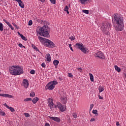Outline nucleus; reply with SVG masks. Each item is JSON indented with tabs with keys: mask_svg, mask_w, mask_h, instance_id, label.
<instances>
[{
	"mask_svg": "<svg viewBox=\"0 0 126 126\" xmlns=\"http://www.w3.org/2000/svg\"><path fill=\"white\" fill-rule=\"evenodd\" d=\"M112 23L117 31H123L124 30V18L118 14H114L112 17Z\"/></svg>",
	"mask_w": 126,
	"mask_h": 126,
	"instance_id": "obj_1",
	"label": "nucleus"
},
{
	"mask_svg": "<svg viewBox=\"0 0 126 126\" xmlns=\"http://www.w3.org/2000/svg\"><path fill=\"white\" fill-rule=\"evenodd\" d=\"M41 22L45 25L41 28H37L36 29V32L40 36L48 38V37H50V28L47 25H50V23L46 21H41Z\"/></svg>",
	"mask_w": 126,
	"mask_h": 126,
	"instance_id": "obj_2",
	"label": "nucleus"
},
{
	"mask_svg": "<svg viewBox=\"0 0 126 126\" xmlns=\"http://www.w3.org/2000/svg\"><path fill=\"white\" fill-rule=\"evenodd\" d=\"M9 71L12 75H20L24 73L23 68L20 67L19 65L9 66Z\"/></svg>",
	"mask_w": 126,
	"mask_h": 126,
	"instance_id": "obj_3",
	"label": "nucleus"
},
{
	"mask_svg": "<svg viewBox=\"0 0 126 126\" xmlns=\"http://www.w3.org/2000/svg\"><path fill=\"white\" fill-rule=\"evenodd\" d=\"M38 39L39 41L44 43L46 47H48V48H55V47H56V45L54 44V42L46 38L38 36Z\"/></svg>",
	"mask_w": 126,
	"mask_h": 126,
	"instance_id": "obj_4",
	"label": "nucleus"
},
{
	"mask_svg": "<svg viewBox=\"0 0 126 126\" xmlns=\"http://www.w3.org/2000/svg\"><path fill=\"white\" fill-rule=\"evenodd\" d=\"M111 26H112V25L108 22L103 23L100 28L103 33L105 35H110V32H109V30L110 29Z\"/></svg>",
	"mask_w": 126,
	"mask_h": 126,
	"instance_id": "obj_5",
	"label": "nucleus"
},
{
	"mask_svg": "<svg viewBox=\"0 0 126 126\" xmlns=\"http://www.w3.org/2000/svg\"><path fill=\"white\" fill-rule=\"evenodd\" d=\"M48 102L51 110H52L53 108H58V102H57V105L54 104V100L53 99L48 98Z\"/></svg>",
	"mask_w": 126,
	"mask_h": 126,
	"instance_id": "obj_6",
	"label": "nucleus"
},
{
	"mask_svg": "<svg viewBox=\"0 0 126 126\" xmlns=\"http://www.w3.org/2000/svg\"><path fill=\"white\" fill-rule=\"evenodd\" d=\"M94 57L96 58V59H100L101 60H104V59H105L104 54L101 51H98L94 54Z\"/></svg>",
	"mask_w": 126,
	"mask_h": 126,
	"instance_id": "obj_7",
	"label": "nucleus"
},
{
	"mask_svg": "<svg viewBox=\"0 0 126 126\" xmlns=\"http://www.w3.org/2000/svg\"><path fill=\"white\" fill-rule=\"evenodd\" d=\"M57 106L61 112H65V110H66L65 105L62 104L61 102H57Z\"/></svg>",
	"mask_w": 126,
	"mask_h": 126,
	"instance_id": "obj_8",
	"label": "nucleus"
},
{
	"mask_svg": "<svg viewBox=\"0 0 126 126\" xmlns=\"http://www.w3.org/2000/svg\"><path fill=\"white\" fill-rule=\"evenodd\" d=\"M46 90H53L55 88V86L52 84V83L49 82L45 87Z\"/></svg>",
	"mask_w": 126,
	"mask_h": 126,
	"instance_id": "obj_9",
	"label": "nucleus"
},
{
	"mask_svg": "<svg viewBox=\"0 0 126 126\" xmlns=\"http://www.w3.org/2000/svg\"><path fill=\"white\" fill-rule=\"evenodd\" d=\"M49 118L50 120L54 121V122H56V123H61V119L59 117L49 116Z\"/></svg>",
	"mask_w": 126,
	"mask_h": 126,
	"instance_id": "obj_10",
	"label": "nucleus"
},
{
	"mask_svg": "<svg viewBox=\"0 0 126 126\" xmlns=\"http://www.w3.org/2000/svg\"><path fill=\"white\" fill-rule=\"evenodd\" d=\"M80 3L81 4H87V3L92 2V0H79Z\"/></svg>",
	"mask_w": 126,
	"mask_h": 126,
	"instance_id": "obj_11",
	"label": "nucleus"
},
{
	"mask_svg": "<svg viewBox=\"0 0 126 126\" xmlns=\"http://www.w3.org/2000/svg\"><path fill=\"white\" fill-rule=\"evenodd\" d=\"M23 86H24L26 88H28V86H29V81L27 80V79H24L23 80Z\"/></svg>",
	"mask_w": 126,
	"mask_h": 126,
	"instance_id": "obj_12",
	"label": "nucleus"
},
{
	"mask_svg": "<svg viewBox=\"0 0 126 126\" xmlns=\"http://www.w3.org/2000/svg\"><path fill=\"white\" fill-rule=\"evenodd\" d=\"M0 96L2 97H5L7 98H13V96L10 94H0Z\"/></svg>",
	"mask_w": 126,
	"mask_h": 126,
	"instance_id": "obj_13",
	"label": "nucleus"
},
{
	"mask_svg": "<svg viewBox=\"0 0 126 126\" xmlns=\"http://www.w3.org/2000/svg\"><path fill=\"white\" fill-rule=\"evenodd\" d=\"M16 1H17V2H18V3H19V6H20V7H21V8H24L25 6H24V4L23 3V2L21 0H15Z\"/></svg>",
	"mask_w": 126,
	"mask_h": 126,
	"instance_id": "obj_14",
	"label": "nucleus"
},
{
	"mask_svg": "<svg viewBox=\"0 0 126 126\" xmlns=\"http://www.w3.org/2000/svg\"><path fill=\"white\" fill-rule=\"evenodd\" d=\"M75 48H78V49H79V50H81V49L83 48V44H82V43L81 44H79L78 43H77L75 45Z\"/></svg>",
	"mask_w": 126,
	"mask_h": 126,
	"instance_id": "obj_15",
	"label": "nucleus"
},
{
	"mask_svg": "<svg viewBox=\"0 0 126 126\" xmlns=\"http://www.w3.org/2000/svg\"><path fill=\"white\" fill-rule=\"evenodd\" d=\"M81 51H82L84 54H87V53L89 52L88 48L84 47V46H83V48H81Z\"/></svg>",
	"mask_w": 126,
	"mask_h": 126,
	"instance_id": "obj_16",
	"label": "nucleus"
},
{
	"mask_svg": "<svg viewBox=\"0 0 126 126\" xmlns=\"http://www.w3.org/2000/svg\"><path fill=\"white\" fill-rule=\"evenodd\" d=\"M46 60L47 62H51L52 60V58H51V55H50V54H46Z\"/></svg>",
	"mask_w": 126,
	"mask_h": 126,
	"instance_id": "obj_17",
	"label": "nucleus"
},
{
	"mask_svg": "<svg viewBox=\"0 0 126 126\" xmlns=\"http://www.w3.org/2000/svg\"><path fill=\"white\" fill-rule=\"evenodd\" d=\"M61 100L62 103H63V104H66V101H67L66 98H65V97H61Z\"/></svg>",
	"mask_w": 126,
	"mask_h": 126,
	"instance_id": "obj_18",
	"label": "nucleus"
},
{
	"mask_svg": "<svg viewBox=\"0 0 126 126\" xmlns=\"http://www.w3.org/2000/svg\"><path fill=\"white\" fill-rule=\"evenodd\" d=\"M38 101H39V98L35 97L33 98V99L32 100V102L33 104H36L37 102H38Z\"/></svg>",
	"mask_w": 126,
	"mask_h": 126,
	"instance_id": "obj_19",
	"label": "nucleus"
},
{
	"mask_svg": "<svg viewBox=\"0 0 126 126\" xmlns=\"http://www.w3.org/2000/svg\"><path fill=\"white\" fill-rule=\"evenodd\" d=\"M89 75H90L91 81H92V82H94V76H93V74H92V73H90Z\"/></svg>",
	"mask_w": 126,
	"mask_h": 126,
	"instance_id": "obj_20",
	"label": "nucleus"
},
{
	"mask_svg": "<svg viewBox=\"0 0 126 126\" xmlns=\"http://www.w3.org/2000/svg\"><path fill=\"white\" fill-rule=\"evenodd\" d=\"M115 68L118 72H121V68L119 67L117 65L115 66Z\"/></svg>",
	"mask_w": 126,
	"mask_h": 126,
	"instance_id": "obj_21",
	"label": "nucleus"
},
{
	"mask_svg": "<svg viewBox=\"0 0 126 126\" xmlns=\"http://www.w3.org/2000/svg\"><path fill=\"white\" fill-rule=\"evenodd\" d=\"M105 88H104L103 87H99L98 88V90H99V93H101V92H103V91H104Z\"/></svg>",
	"mask_w": 126,
	"mask_h": 126,
	"instance_id": "obj_22",
	"label": "nucleus"
},
{
	"mask_svg": "<svg viewBox=\"0 0 126 126\" xmlns=\"http://www.w3.org/2000/svg\"><path fill=\"white\" fill-rule=\"evenodd\" d=\"M0 32L3 31V25L1 23H0Z\"/></svg>",
	"mask_w": 126,
	"mask_h": 126,
	"instance_id": "obj_23",
	"label": "nucleus"
},
{
	"mask_svg": "<svg viewBox=\"0 0 126 126\" xmlns=\"http://www.w3.org/2000/svg\"><path fill=\"white\" fill-rule=\"evenodd\" d=\"M60 63V62L58 60H54L53 61V64L56 66L58 65Z\"/></svg>",
	"mask_w": 126,
	"mask_h": 126,
	"instance_id": "obj_24",
	"label": "nucleus"
},
{
	"mask_svg": "<svg viewBox=\"0 0 126 126\" xmlns=\"http://www.w3.org/2000/svg\"><path fill=\"white\" fill-rule=\"evenodd\" d=\"M32 47L33 49L36 50L37 52H39V49H38V48H37V47H36V46H35V45L32 44Z\"/></svg>",
	"mask_w": 126,
	"mask_h": 126,
	"instance_id": "obj_25",
	"label": "nucleus"
},
{
	"mask_svg": "<svg viewBox=\"0 0 126 126\" xmlns=\"http://www.w3.org/2000/svg\"><path fill=\"white\" fill-rule=\"evenodd\" d=\"M3 21H4V22H5L6 23V24L8 25V26H10L11 25V24H10V23H9V22L7 21V20H6L5 19H3Z\"/></svg>",
	"mask_w": 126,
	"mask_h": 126,
	"instance_id": "obj_26",
	"label": "nucleus"
},
{
	"mask_svg": "<svg viewBox=\"0 0 126 126\" xmlns=\"http://www.w3.org/2000/svg\"><path fill=\"white\" fill-rule=\"evenodd\" d=\"M50 83H52V84H53V85H54V86H55V85H57V84H58V82L57 81H51V82H50Z\"/></svg>",
	"mask_w": 126,
	"mask_h": 126,
	"instance_id": "obj_27",
	"label": "nucleus"
},
{
	"mask_svg": "<svg viewBox=\"0 0 126 126\" xmlns=\"http://www.w3.org/2000/svg\"><path fill=\"white\" fill-rule=\"evenodd\" d=\"M21 38L22 39V40H24V41H27V38L25 36H24L23 34L21 35Z\"/></svg>",
	"mask_w": 126,
	"mask_h": 126,
	"instance_id": "obj_28",
	"label": "nucleus"
},
{
	"mask_svg": "<svg viewBox=\"0 0 126 126\" xmlns=\"http://www.w3.org/2000/svg\"><path fill=\"white\" fill-rule=\"evenodd\" d=\"M8 109L11 111V112H14L15 110H14V108H13L12 107H8Z\"/></svg>",
	"mask_w": 126,
	"mask_h": 126,
	"instance_id": "obj_29",
	"label": "nucleus"
},
{
	"mask_svg": "<svg viewBox=\"0 0 126 126\" xmlns=\"http://www.w3.org/2000/svg\"><path fill=\"white\" fill-rule=\"evenodd\" d=\"M93 114H94V115H97V116H98V111L97 110H93Z\"/></svg>",
	"mask_w": 126,
	"mask_h": 126,
	"instance_id": "obj_30",
	"label": "nucleus"
},
{
	"mask_svg": "<svg viewBox=\"0 0 126 126\" xmlns=\"http://www.w3.org/2000/svg\"><path fill=\"white\" fill-rule=\"evenodd\" d=\"M82 12H84V13H86V14H89V10H83Z\"/></svg>",
	"mask_w": 126,
	"mask_h": 126,
	"instance_id": "obj_31",
	"label": "nucleus"
},
{
	"mask_svg": "<svg viewBox=\"0 0 126 126\" xmlns=\"http://www.w3.org/2000/svg\"><path fill=\"white\" fill-rule=\"evenodd\" d=\"M72 116L74 118V119H77V114L76 113H74L72 114Z\"/></svg>",
	"mask_w": 126,
	"mask_h": 126,
	"instance_id": "obj_32",
	"label": "nucleus"
},
{
	"mask_svg": "<svg viewBox=\"0 0 126 126\" xmlns=\"http://www.w3.org/2000/svg\"><path fill=\"white\" fill-rule=\"evenodd\" d=\"M25 102H28L29 101H32V98H27L24 99Z\"/></svg>",
	"mask_w": 126,
	"mask_h": 126,
	"instance_id": "obj_33",
	"label": "nucleus"
},
{
	"mask_svg": "<svg viewBox=\"0 0 126 126\" xmlns=\"http://www.w3.org/2000/svg\"><path fill=\"white\" fill-rule=\"evenodd\" d=\"M0 115L2 117H4V116H5V112L3 111H0Z\"/></svg>",
	"mask_w": 126,
	"mask_h": 126,
	"instance_id": "obj_34",
	"label": "nucleus"
},
{
	"mask_svg": "<svg viewBox=\"0 0 126 126\" xmlns=\"http://www.w3.org/2000/svg\"><path fill=\"white\" fill-rule=\"evenodd\" d=\"M69 39H70L71 41H74V40H75V37L73 36H71L70 37H69Z\"/></svg>",
	"mask_w": 126,
	"mask_h": 126,
	"instance_id": "obj_35",
	"label": "nucleus"
},
{
	"mask_svg": "<svg viewBox=\"0 0 126 126\" xmlns=\"http://www.w3.org/2000/svg\"><path fill=\"white\" fill-rule=\"evenodd\" d=\"M30 97H34L35 96V93L34 92H32L30 94Z\"/></svg>",
	"mask_w": 126,
	"mask_h": 126,
	"instance_id": "obj_36",
	"label": "nucleus"
},
{
	"mask_svg": "<svg viewBox=\"0 0 126 126\" xmlns=\"http://www.w3.org/2000/svg\"><path fill=\"white\" fill-rule=\"evenodd\" d=\"M19 47L20 48H24V49H26V47L22 45L21 43L19 44Z\"/></svg>",
	"mask_w": 126,
	"mask_h": 126,
	"instance_id": "obj_37",
	"label": "nucleus"
},
{
	"mask_svg": "<svg viewBox=\"0 0 126 126\" xmlns=\"http://www.w3.org/2000/svg\"><path fill=\"white\" fill-rule=\"evenodd\" d=\"M93 107H94V104H92L90 105V111H91V110H92V109H93Z\"/></svg>",
	"mask_w": 126,
	"mask_h": 126,
	"instance_id": "obj_38",
	"label": "nucleus"
},
{
	"mask_svg": "<svg viewBox=\"0 0 126 126\" xmlns=\"http://www.w3.org/2000/svg\"><path fill=\"white\" fill-rule=\"evenodd\" d=\"M51 3L53 4H56V0H50Z\"/></svg>",
	"mask_w": 126,
	"mask_h": 126,
	"instance_id": "obj_39",
	"label": "nucleus"
},
{
	"mask_svg": "<svg viewBox=\"0 0 126 126\" xmlns=\"http://www.w3.org/2000/svg\"><path fill=\"white\" fill-rule=\"evenodd\" d=\"M24 115L26 118H29V117H30V115L29 113H24Z\"/></svg>",
	"mask_w": 126,
	"mask_h": 126,
	"instance_id": "obj_40",
	"label": "nucleus"
},
{
	"mask_svg": "<svg viewBox=\"0 0 126 126\" xmlns=\"http://www.w3.org/2000/svg\"><path fill=\"white\" fill-rule=\"evenodd\" d=\"M68 10V6H67V5H66L65 6V8H64V11H66Z\"/></svg>",
	"mask_w": 126,
	"mask_h": 126,
	"instance_id": "obj_41",
	"label": "nucleus"
},
{
	"mask_svg": "<svg viewBox=\"0 0 126 126\" xmlns=\"http://www.w3.org/2000/svg\"><path fill=\"white\" fill-rule=\"evenodd\" d=\"M32 24H33V22H32V20H30L29 21V25L30 26H31V25H32Z\"/></svg>",
	"mask_w": 126,
	"mask_h": 126,
	"instance_id": "obj_42",
	"label": "nucleus"
},
{
	"mask_svg": "<svg viewBox=\"0 0 126 126\" xmlns=\"http://www.w3.org/2000/svg\"><path fill=\"white\" fill-rule=\"evenodd\" d=\"M31 74H35V70H32L30 71Z\"/></svg>",
	"mask_w": 126,
	"mask_h": 126,
	"instance_id": "obj_43",
	"label": "nucleus"
},
{
	"mask_svg": "<svg viewBox=\"0 0 126 126\" xmlns=\"http://www.w3.org/2000/svg\"><path fill=\"white\" fill-rule=\"evenodd\" d=\"M68 76L69 77H71V78H72L73 77V75H72V74L70 73H68Z\"/></svg>",
	"mask_w": 126,
	"mask_h": 126,
	"instance_id": "obj_44",
	"label": "nucleus"
},
{
	"mask_svg": "<svg viewBox=\"0 0 126 126\" xmlns=\"http://www.w3.org/2000/svg\"><path fill=\"white\" fill-rule=\"evenodd\" d=\"M77 69L80 72H82V68H81V67H78Z\"/></svg>",
	"mask_w": 126,
	"mask_h": 126,
	"instance_id": "obj_45",
	"label": "nucleus"
},
{
	"mask_svg": "<svg viewBox=\"0 0 126 126\" xmlns=\"http://www.w3.org/2000/svg\"><path fill=\"white\" fill-rule=\"evenodd\" d=\"M13 26H14L17 29H19V28H18V27L17 26V25H16V24L15 23H13Z\"/></svg>",
	"mask_w": 126,
	"mask_h": 126,
	"instance_id": "obj_46",
	"label": "nucleus"
},
{
	"mask_svg": "<svg viewBox=\"0 0 126 126\" xmlns=\"http://www.w3.org/2000/svg\"><path fill=\"white\" fill-rule=\"evenodd\" d=\"M69 47L71 51H72V52H73V49H72V47H71V44H69Z\"/></svg>",
	"mask_w": 126,
	"mask_h": 126,
	"instance_id": "obj_47",
	"label": "nucleus"
},
{
	"mask_svg": "<svg viewBox=\"0 0 126 126\" xmlns=\"http://www.w3.org/2000/svg\"><path fill=\"white\" fill-rule=\"evenodd\" d=\"M41 66H42V67H46V64H45V63H42L41 64Z\"/></svg>",
	"mask_w": 126,
	"mask_h": 126,
	"instance_id": "obj_48",
	"label": "nucleus"
},
{
	"mask_svg": "<svg viewBox=\"0 0 126 126\" xmlns=\"http://www.w3.org/2000/svg\"><path fill=\"white\" fill-rule=\"evenodd\" d=\"M4 106L5 107H6L7 109H8V108L9 107V106L8 105H7V104H6V103H4Z\"/></svg>",
	"mask_w": 126,
	"mask_h": 126,
	"instance_id": "obj_49",
	"label": "nucleus"
},
{
	"mask_svg": "<svg viewBox=\"0 0 126 126\" xmlns=\"http://www.w3.org/2000/svg\"><path fill=\"white\" fill-rule=\"evenodd\" d=\"M9 27L11 29V30H14V28H13V27H12L11 25Z\"/></svg>",
	"mask_w": 126,
	"mask_h": 126,
	"instance_id": "obj_50",
	"label": "nucleus"
},
{
	"mask_svg": "<svg viewBox=\"0 0 126 126\" xmlns=\"http://www.w3.org/2000/svg\"><path fill=\"white\" fill-rule=\"evenodd\" d=\"M98 98L101 100H103L104 99L103 97L101 96L100 95H98Z\"/></svg>",
	"mask_w": 126,
	"mask_h": 126,
	"instance_id": "obj_51",
	"label": "nucleus"
},
{
	"mask_svg": "<svg viewBox=\"0 0 126 126\" xmlns=\"http://www.w3.org/2000/svg\"><path fill=\"white\" fill-rule=\"evenodd\" d=\"M90 122H95V119L92 118Z\"/></svg>",
	"mask_w": 126,
	"mask_h": 126,
	"instance_id": "obj_52",
	"label": "nucleus"
},
{
	"mask_svg": "<svg viewBox=\"0 0 126 126\" xmlns=\"http://www.w3.org/2000/svg\"><path fill=\"white\" fill-rule=\"evenodd\" d=\"M44 126H50V124L49 123H46L44 125Z\"/></svg>",
	"mask_w": 126,
	"mask_h": 126,
	"instance_id": "obj_53",
	"label": "nucleus"
},
{
	"mask_svg": "<svg viewBox=\"0 0 126 126\" xmlns=\"http://www.w3.org/2000/svg\"><path fill=\"white\" fill-rule=\"evenodd\" d=\"M116 126H120V124L119 123V122H116Z\"/></svg>",
	"mask_w": 126,
	"mask_h": 126,
	"instance_id": "obj_54",
	"label": "nucleus"
},
{
	"mask_svg": "<svg viewBox=\"0 0 126 126\" xmlns=\"http://www.w3.org/2000/svg\"><path fill=\"white\" fill-rule=\"evenodd\" d=\"M40 1H41V2H45V0H39Z\"/></svg>",
	"mask_w": 126,
	"mask_h": 126,
	"instance_id": "obj_55",
	"label": "nucleus"
},
{
	"mask_svg": "<svg viewBox=\"0 0 126 126\" xmlns=\"http://www.w3.org/2000/svg\"><path fill=\"white\" fill-rule=\"evenodd\" d=\"M18 34L20 35V37L21 36V35H22V34H21L19 32H18Z\"/></svg>",
	"mask_w": 126,
	"mask_h": 126,
	"instance_id": "obj_56",
	"label": "nucleus"
},
{
	"mask_svg": "<svg viewBox=\"0 0 126 126\" xmlns=\"http://www.w3.org/2000/svg\"><path fill=\"white\" fill-rule=\"evenodd\" d=\"M66 12H67V14H69V12L68 11V10L66 11Z\"/></svg>",
	"mask_w": 126,
	"mask_h": 126,
	"instance_id": "obj_57",
	"label": "nucleus"
},
{
	"mask_svg": "<svg viewBox=\"0 0 126 126\" xmlns=\"http://www.w3.org/2000/svg\"><path fill=\"white\" fill-rule=\"evenodd\" d=\"M37 22H40V20L37 19Z\"/></svg>",
	"mask_w": 126,
	"mask_h": 126,
	"instance_id": "obj_58",
	"label": "nucleus"
},
{
	"mask_svg": "<svg viewBox=\"0 0 126 126\" xmlns=\"http://www.w3.org/2000/svg\"><path fill=\"white\" fill-rule=\"evenodd\" d=\"M1 74V72H0V75Z\"/></svg>",
	"mask_w": 126,
	"mask_h": 126,
	"instance_id": "obj_59",
	"label": "nucleus"
},
{
	"mask_svg": "<svg viewBox=\"0 0 126 126\" xmlns=\"http://www.w3.org/2000/svg\"><path fill=\"white\" fill-rule=\"evenodd\" d=\"M0 92H1V90H0Z\"/></svg>",
	"mask_w": 126,
	"mask_h": 126,
	"instance_id": "obj_60",
	"label": "nucleus"
},
{
	"mask_svg": "<svg viewBox=\"0 0 126 126\" xmlns=\"http://www.w3.org/2000/svg\"><path fill=\"white\" fill-rule=\"evenodd\" d=\"M63 1H64V0H63Z\"/></svg>",
	"mask_w": 126,
	"mask_h": 126,
	"instance_id": "obj_61",
	"label": "nucleus"
}]
</instances>
